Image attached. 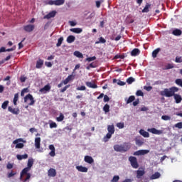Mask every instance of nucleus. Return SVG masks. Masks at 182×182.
Segmentation results:
<instances>
[{
    "label": "nucleus",
    "instance_id": "nucleus-48",
    "mask_svg": "<svg viewBox=\"0 0 182 182\" xmlns=\"http://www.w3.org/2000/svg\"><path fill=\"white\" fill-rule=\"evenodd\" d=\"M9 103V101H8V100L5 101V102L2 104V105H1L2 109H4L5 110V109L7 108Z\"/></svg>",
    "mask_w": 182,
    "mask_h": 182
},
{
    "label": "nucleus",
    "instance_id": "nucleus-29",
    "mask_svg": "<svg viewBox=\"0 0 182 182\" xmlns=\"http://www.w3.org/2000/svg\"><path fill=\"white\" fill-rule=\"evenodd\" d=\"M161 177V173L159 172H155L154 174H152L150 177L151 180H156Z\"/></svg>",
    "mask_w": 182,
    "mask_h": 182
},
{
    "label": "nucleus",
    "instance_id": "nucleus-13",
    "mask_svg": "<svg viewBox=\"0 0 182 182\" xmlns=\"http://www.w3.org/2000/svg\"><path fill=\"white\" fill-rule=\"evenodd\" d=\"M48 177L55 178L57 175L56 170L53 168H50L48 171Z\"/></svg>",
    "mask_w": 182,
    "mask_h": 182
},
{
    "label": "nucleus",
    "instance_id": "nucleus-57",
    "mask_svg": "<svg viewBox=\"0 0 182 182\" xmlns=\"http://www.w3.org/2000/svg\"><path fill=\"white\" fill-rule=\"evenodd\" d=\"M76 90H86V87L85 85H82L80 87H77Z\"/></svg>",
    "mask_w": 182,
    "mask_h": 182
},
{
    "label": "nucleus",
    "instance_id": "nucleus-7",
    "mask_svg": "<svg viewBox=\"0 0 182 182\" xmlns=\"http://www.w3.org/2000/svg\"><path fill=\"white\" fill-rule=\"evenodd\" d=\"M47 4H48V5L60 6L65 4V0H50Z\"/></svg>",
    "mask_w": 182,
    "mask_h": 182
},
{
    "label": "nucleus",
    "instance_id": "nucleus-16",
    "mask_svg": "<svg viewBox=\"0 0 182 182\" xmlns=\"http://www.w3.org/2000/svg\"><path fill=\"white\" fill-rule=\"evenodd\" d=\"M136 145L138 146H141L144 144V139L143 138H136L135 139Z\"/></svg>",
    "mask_w": 182,
    "mask_h": 182
},
{
    "label": "nucleus",
    "instance_id": "nucleus-21",
    "mask_svg": "<svg viewBox=\"0 0 182 182\" xmlns=\"http://www.w3.org/2000/svg\"><path fill=\"white\" fill-rule=\"evenodd\" d=\"M41 137L36 138V140L34 141L36 149H39L41 148Z\"/></svg>",
    "mask_w": 182,
    "mask_h": 182
},
{
    "label": "nucleus",
    "instance_id": "nucleus-10",
    "mask_svg": "<svg viewBox=\"0 0 182 182\" xmlns=\"http://www.w3.org/2000/svg\"><path fill=\"white\" fill-rule=\"evenodd\" d=\"M23 29L26 31V32L31 33L35 29V26L32 24H28L23 26Z\"/></svg>",
    "mask_w": 182,
    "mask_h": 182
},
{
    "label": "nucleus",
    "instance_id": "nucleus-15",
    "mask_svg": "<svg viewBox=\"0 0 182 182\" xmlns=\"http://www.w3.org/2000/svg\"><path fill=\"white\" fill-rule=\"evenodd\" d=\"M84 161L88 164H92L94 163V159L90 156H85L84 157Z\"/></svg>",
    "mask_w": 182,
    "mask_h": 182
},
{
    "label": "nucleus",
    "instance_id": "nucleus-5",
    "mask_svg": "<svg viewBox=\"0 0 182 182\" xmlns=\"http://www.w3.org/2000/svg\"><path fill=\"white\" fill-rule=\"evenodd\" d=\"M19 142H23V139L20 138L13 141V144H16V149H22L24 147V144Z\"/></svg>",
    "mask_w": 182,
    "mask_h": 182
},
{
    "label": "nucleus",
    "instance_id": "nucleus-45",
    "mask_svg": "<svg viewBox=\"0 0 182 182\" xmlns=\"http://www.w3.org/2000/svg\"><path fill=\"white\" fill-rule=\"evenodd\" d=\"M64 38L63 37H60L58 39V43H56V46L57 47H60L63 41Z\"/></svg>",
    "mask_w": 182,
    "mask_h": 182
},
{
    "label": "nucleus",
    "instance_id": "nucleus-42",
    "mask_svg": "<svg viewBox=\"0 0 182 182\" xmlns=\"http://www.w3.org/2000/svg\"><path fill=\"white\" fill-rule=\"evenodd\" d=\"M107 41L103 37H100L98 41L95 42V44L105 43Z\"/></svg>",
    "mask_w": 182,
    "mask_h": 182
},
{
    "label": "nucleus",
    "instance_id": "nucleus-11",
    "mask_svg": "<svg viewBox=\"0 0 182 182\" xmlns=\"http://www.w3.org/2000/svg\"><path fill=\"white\" fill-rule=\"evenodd\" d=\"M9 112L14 115H18L20 113V110L18 108H13L12 107H9Z\"/></svg>",
    "mask_w": 182,
    "mask_h": 182
},
{
    "label": "nucleus",
    "instance_id": "nucleus-46",
    "mask_svg": "<svg viewBox=\"0 0 182 182\" xmlns=\"http://www.w3.org/2000/svg\"><path fill=\"white\" fill-rule=\"evenodd\" d=\"M161 119L164 121H170L171 119V117L168 115H163L161 116Z\"/></svg>",
    "mask_w": 182,
    "mask_h": 182
},
{
    "label": "nucleus",
    "instance_id": "nucleus-51",
    "mask_svg": "<svg viewBox=\"0 0 182 182\" xmlns=\"http://www.w3.org/2000/svg\"><path fill=\"white\" fill-rule=\"evenodd\" d=\"M70 85H65L63 89L60 90V93H64L68 87H70Z\"/></svg>",
    "mask_w": 182,
    "mask_h": 182
},
{
    "label": "nucleus",
    "instance_id": "nucleus-37",
    "mask_svg": "<svg viewBox=\"0 0 182 182\" xmlns=\"http://www.w3.org/2000/svg\"><path fill=\"white\" fill-rule=\"evenodd\" d=\"M75 41V37L74 36H69L67 39H66V41L67 43H73L74 41Z\"/></svg>",
    "mask_w": 182,
    "mask_h": 182
},
{
    "label": "nucleus",
    "instance_id": "nucleus-26",
    "mask_svg": "<svg viewBox=\"0 0 182 182\" xmlns=\"http://www.w3.org/2000/svg\"><path fill=\"white\" fill-rule=\"evenodd\" d=\"M113 134L107 132V134L103 137V141L107 143L112 138Z\"/></svg>",
    "mask_w": 182,
    "mask_h": 182
},
{
    "label": "nucleus",
    "instance_id": "nucleus-41",
    "mask_svg": "<svg viewBox=\"0 0 182 182\" xmlns=\"http://www.w3.org/2000/svg\"><path fill=\"white\" fill-rule=\"evenodd\" d=\"M18 100V94L16 93L14 95V99H13V103L14 106H16Z\"/></svg>",
    "mask_w": 182,
    "mask_h": 182
},
{
    "label": "nucleus",
    "instance_id": "nucleus-43",
    "mask_svg": "<svg viewBox=\"0 0 182 182\" xmlns=\"http://www.w3.org/2000/svg\"><path fill=\"white\" fill-rule=\"evenodd\" d=\"M176 85L178 86H180V87H182V79L178 78L175 80Z\"/></svg>",
    "mask_w": 182,
    "mask_h": 182
},
{
    "label": "nucleus",
    "instance_id": "nucleus-58",
    "mask_svg": "<svg viewBox=\"0 0 182 182\" xmlns=\"http://www.w3.org/2000/svg\"><path fill=\"white\" fill-rule=\"evenodd\" d=\"M16 174V173H14V171H11V172L9 173L8 177H9V178H12V177H14Z\"/></svg>",
    "mask_w": 182,
    "mask_h": 182
},
{
    "label": "nucleus",
    "instance_id": "nucleus-50",
    "mask_svg": "<svg viewBox=\"0 0 182 182\" xmlns=\"http://www.w3.org/2000/svg\"><path fill=\"white\" fill-rule=\"evenodd\" d=\"M28 88H24L21 90V96L23 97V96H25V93H28Z\"/></svg>",
    "mask_w": 182,
    "mask_h": 182
},
{
    "label": "nucleus",
    "instance_id": "nucleus-28",
    "mask_svg": "<svg viewBox=\"0 0 182 182\" xmlns=\"http://www.w3.org/2000/svg\"><path fill=\"white\" fill-rule=\"evenodd\" d=\"M141 51L138 48H134L132 51H131V55L132 56H136L139 55L140 54Z\"/></svg>",
    "mask_w": 182,
    "mask_h": 182
},
{
    "label": "nucleus",
    "instance_id": "nucleus-62",
    "mask_svg": "<svg viewBox=\"0 0 182 182\" xmlns=\"http://www.w3.org/2000/svg\"><path fill=\"white\" fill-rule=\"evenodd\" d=\"M13 168H14V164H13L9 163V164H7V169L11 170V169H12Z\"/></svg>",
    "mask_w": 182,
    "mask_h": 182
},
{
    "label": "nucleus",
    "instance_id": "nucleus-35",
    "mask_svg": "<svg viewBox=\"0 0 182 182\" xmlns=\"http://www.w3.org/2000/svg\"><path fill=\"white\" fill-rule=\"evenodd\" d=\"M135 96L131 95L129 97V98L126 100V104L129 105V103H132V102H134L135 100Z\"/></svg>",
    "mask_w": 182,
    "mask_h": 182
},
{
    "label": "nucleus",
    "instance_id": "nucleus-40",
    "mask_svg": "<svg viewBox=\"0 0 182 182\" xmlns=\"http://www.w3.org/2000/svg\"><path fill=\"white\" fill-rule=\"evenodd\" d=\"M73 55L79 58H83V55L79 51H75Z\"/></svg>",
    "mask_w": 182,
    "mask_h": 182
},
{
    "label": "nucleus",
    "instance_id": "nucleus-34",
    "mask_svg": "<svg viewBox=\"0 0 182 182\" xmlns=\"http://www.w3.org/2000/svg\"><path fill=\"white\" fill-rule=\"evenodd\" d=\"M172 34L176 36H179L182 34V31L180 30V29L176 28V29H175L172 31Z\"/></svg>",
    "mask_w": 182,
    "mask_h": 182
},
{
    "label": "nucleus",
    "instance_id": "nucleus-53",
    "mask_svg": "<svg viewBox=\"0 0 182 182\" xmlns=\"http://www.w3.org/2000/svg\"><path fill=\"white\" fill-rule=\"evenodd\" d=\"M104 2V0L97 1H95L96 7L100 8L101 6V3Z\"/></svg>",
    "mask_w": 182,
    "mask_h": 182
},
{
    "label": "nucleus",
    "instance_id": "nucleus-27",
    "mask_svg": "<svg viewBox=\"0 0 182 182\" xmlns=\"http://www.w3.org/2000/svg\"><path fill=\"white\" fill-rule=\"evenodd\" d=\"M151 4L149 3H146V5L143 10L141 11L142 13H148L149 12V9L151 8Z\"/></svg>",
    "mask_w": 182,
    "mask_h": 182
},
{
    "label": "nucleus",
    "instance_id": "nucleus-8",
    "mask_svg": "<svg viewBox=\"0 0 182 182\" xmlns=\"http://www.w3.org/2000/svg\"><path fill=\"white\" fill-rule=\"evenodd\" d=\"M150 152L148 149L138 150L134 153V156H144Z\"/></svg>",
    "mask_w": 182,
    "mask_h": 182
},
{
    "label": "nucleus",
    "instance_id": "nucleus-22",
    "mask_svg": "<svg viewBox=\"0 0 182 182\" xmlns=\"http://www.w3.org/2000/svg\"><path fill=\"white\" fill-rule=\"evenodd\" d=\"M50 85L47 84L46 86H44V87L40 89V92H41V93H44V92H50Z\"/></svg>",
    "mask_w": 182,
    "mask_h": 182
},
{
    "label": "nucleus",
    "instance_id": "nucleus-23",
    "mask_svg": "<svg viewBox=\"0 0 182 182\" xmlns=\"http://www.w3.org/2000/svg\"><path fill=\"white\" fill-rule=\"evenodd\" d=\"M114 151L116 152H122V144H115L113 146Z\"/></svg>",
    "mask_w": 182,
    "mask_h": 182
},
{
    "label": "nucleus",
    "instance_id": "nucleus-24",
    "mask_svg": "<svg viewBox=\"0 0 182 182\" xmlns=\"http://www.w3.org/2000/svg\"><path fill=\"white\" fill-rule=\"evenodd\" d=\"M85 85L87 87H90L91 89H97V85L95 83L91 82H86Z\"/></svg>",
    "mask_w": 182,
    "mask_h": 182
},
{
    "label": "nucleus",
    "instance_id": "nucleus-59",
    "mask_svg": "<svg viewBox=\"0 0 182 182\" xmlns=\"http://www.w3.org/2000/svg\"><path fill=\"white\" fill-rule=\"evenodd\" d=\"M174 66L173 65L168 63L166 66V69L168 70V69H173Z\"/></svg>",
    "mask_w": 182,
    "mask_h": 182
},
{
    "label": "nucleus",
    "instance_id": "nucleus-2",
    "mask_svg": "<svg viewBox=\"0 0 182 182\" xmlns=\"http://www.w3.org/2000/svg\"><path fill=\"white\" fill-rule=\"evenodd\" d=\"M33 159H28V161H27V167L23 168L21 172H20V180H22L23 177L26 176V178L23 181V182H29L31 174L28 172L31 171V168L33 166Z\"/></svg>",
    "mask_w": 182,
    "mask_h": 182
},
{
    "label": "nucleus",
    "instance_id": "nucleus-1",
    "mask_svg": "<svg viewBox=\"0 0 182 182\" xmlns=\"http://www.w3.org/2000/svg\"><path fill=\"white\" fill-rule=\"evenodd\" d=\"M180 89L177 87H171L169 88H164L163 90L160 91V95L164 97H173L175 100L176 103H181L182 97L180 95L176 94L179 92Z\"/></svg>",
    "mask_w": 182,
    "mask_h": 182
},
{
    "label": "nucleus",
    "instance_id": "nucleus-52",
    "mask_svg": "<svg viewBox=\"0 0 182 182\" xmlns=\"http://www.w3.org/2000/svg\"><path fill=\"white\" fill-rule=\"evenodd\" d=\"M175 127L178 129H182V122H178L175 124Z\"/></svg>",
    "mask_w": 182,
    "mask_h": 182
},
{
    "label": "nucleus",
    "instance_id": "nucleus-33",
    "mask_svg": "<svg viewBox=\"0 0 182 182\" xmlns=\"http://www.w3.org/2000/svg\"><path fill=\"white\" fill-rule=\"evenodd\" d=\"M103 112L105 114H107L110 112V106L108 104H105L102 108Z\"/></svg>",
    "mask_w": 182,
    "mask_h": 182
},
{
    "label": "nucleus",
    "instance_id": "nucleus-31",
    "mask_svg": "<svg viewBox=\"0 0 182 182\" xmlns=\"http://www.w3.org/2000/svg\"><path fill=\"white\" fill-rule=\"evenodd\" d=\"M16 157L17 160L22 161L23 159H27L28 156L27 154H24L23 155L17 154Z\"/></svg>",
    "mask_w": 182,
    "mask_h": 182
},
{
    "label": "nucleus",
    "instance_id": "nucleus-60",
    "mask_svg": "<svg viewBox=\"0 0 182 182\" xmlns=\"http://www.w3.org/2000/svg\"><path fill=\"white\" fill-rule=\"evenodd\" d=\"M175 61L176 63H182V57H176Z\"/></svg>",
    "mask_w": 182,
    "mask_h": 182
},
{
    "label": "nucleus",
    "instance_id": "nucleus-9",
    "mask_svg": "<svg viewBox=\"0 0 182 182\" xmlns=\"http://www.w3.org/2000/svg\"><path fill=\"white\" fill-rule=\"evenodd\" d=\"M132 146L129 142H124L122 144V152H127L129 150H130Z\"/></svg>",
    "mask_w": 182,
    "mask_h": 182
},
{
    "label": "nucleus",
    "instance_id": "nucleus-64",
    "mask_svg": "<svg viewBox=\"0 0 182 182\" xmlns=\"http://www.w3.org/2000/svg\"><path fill=\"white\" fill-rule=\"evenodd\" d=\"M46 65L47 66V68H52L53 64L51 62H46Z\"/></svg>",
    "mask_w": 182,
    "mask_h": 182
},
{
    "label": "nucleus",
    "instance_id": "nucleus-19",
    "mask_svg": "<svg viewBox=\"0 0 182 182\" xmlns=\"http://www.w3.org/2000/svg\"><path fill=\"white\" fill-rule=\"evenodd\" d=\"M107 132L109 134H114L115 133V127L114 124L107 125Z\"/></svg>",
    "mask_w": 182,
    "mask_h": 182
},
{
    "label": "nucleus",
    "instance_id": "nucleus-56",
    "mask_svg": "<svg viewBox=\"0 0 182 182\" xmlns=\"http://www.w3.org/2000/svg\"><path fill=\"white\" fill-rule=\"evenodd\" d=\"M110 99L107 95H104L103 102L106 103L107 102H109Z\"/></svg>",
    "mask_w": 182,
    "mask_h": 182
},
{
    "label": "nucleus",
    "instance_id": "nucleus-12",
    "mask_svg": "<svg viewBox=\"0 0 182 182\" xmlns=\"http://www.w3.org/2000/svg\"><path fill=\"white\" fill-rule=\"evenodd\" d=\"M76 170L80 173H87L88 168L82 166H76Z\"/></svg>",
    "mask_w": 182,
    "mask_h": 182
},
{
    "label": "nucleus",
    "instance_id": "nucleus-17",
    "mask_svg": "<svg viewBox=\"0 0 182 182\" xmlns=\"http://www.w3.org/2000/svg\"><path fill=\"white\" fill-rule=\"evenodd\" d=\"M139 134L142 136L144 138H149L150 134L148 132H146L144 129L139 130Z\"/></svg>",
    "mask_w": 182,
    "mask_h": 182
},
{
    "label": "nucleus",
    "instance_id": "nucleus-3",
    "mask_svg": "<svg viewBox=\"0 0 182 182\" xmlns=\"http://www.w3.org/2000/svg\"><path fill=\"white\" fill-rule=\"evenodd\" d=\"M129 161L130 162V165L133 168L137 169L139 167L136 157L132 156H129Z\"/></svg>",
    "mask_w": 182,
    "mask_h": 182
},
{
    "label": "nucleus",
    "instance_id": "nucleus-47",
    "mask_svg": "<svg viewBox=\"0 0 182 182\" xmlns=\"http://www.w3.org/2000/svg\"><path fill=\"white\" fill-rule=\"evenodd\" d=\"M120 179L119 176H114L112 179L111 180V182H118Z\"/></svg>",
    "mask_w": 182,
    "mask_h": 182
},
{
    "label": "nucleus",
    "instance_id": "nucleus-14",
    "mask_svg": "<svg viewBox=\"0 0 182 182\" xmlns=\"http://www.w3.org/2000/svg\"><path fill=\"white\" fill-rule=\"evenodd\" d=\"M48 149H50V150H51V151H50V153H49L50 156L55 157V146L53 144H51V145L48 146Z\"/></svg>",
    "mask_w": 182,
    "mask_h": 182
},
{
    "label": "nucleus",
    "instance_id": "nucleus-20",
    "mask_svg": "<svg viewBox=\"0 0 182 182\" xmlns=\"http://www.w3.org/2000/svg\"><path fill=\"white\" fill-rule=\"evenodd\" d=\"M145 175V171L144 170H137L136 171V178L140 179L141 177H143Z\"/></svg>",
    "mask_w": 182,
    "mask_h": 182
},
{
    "label": "nucleus",
    "instance_id": "nucleus-61",
    "mask_svg": "<svg viewBox=\"0 0 182 182\" xmlns=\"http://www.w3.org/2000/svg\"><path fill=\"white\" fill-rule=\"evenodd\" d=\"M66 79H68V80L69 82H70V80H73V79H74V75H68V76L66 77Z\"/></svg>",
    "mask_w": 182,
    "mask_h": 182
},
{
    "label": "nucleus",
    "instance_id": "nucleus-36",
    "mask_svg": "<svg viewBox=\"0 0 182 182\" xmlns=\"http://www.w3.org/2000/svg\"><path fill=\"white\" fill-rule=\"evenodd\" d=\"M65 119V116L63 113H60L59 117L55 118L56 122H62Z\"/></svg>",
    "mask_w": 182,
    "mask_h": 182
},
{
    "label": "nucleus",
    "instance_id": "nucleus-44",
    "mask_svg": "<svg viewBox=\"0 0 182 182\" xmlns=\"http://www.w3.org/2000/svg\"><path fill=\"white\" fill-rule=\"evenodd\" d=\"M133 82H135V78L132 77H129L127 79V83H128V85H132Z\"/></svg>",
    "mask_w": 182,
    "mask_h": 182
},
{
    "label": "nucleus",
    "instance_id": "nucleus-32",
    "mask_svg": "<svg viewBox=\"0 0 182 182\" xmlns=\"http://www.w3.org/2000/svg\"><path fill=\"white\" fill-rule=\"evenodd\" d=\"M160 51H161V48H158L155 49V50L152 52L151 56H152L154 58H156Z\"/></svg>",
    "mask_w": 182,
    "mask_h": 182
},
{
    "label": "nucleus",
    "instance_id": "nucleus-25",
    "mask_svg": "<svg viewBox=\"0 0 182 182\" xmlns=\"http://www.w3.org/2000/svg\"><path fill=\"white\" fill-rule=\"evenodd\" d=\"M113 134L107 132V134L103 137V141L107 143L112 138Z\"/></svg>",
    "mask_w": 182,
    "mask_h": 182
},
{
    "label": "nucleus",
    "instance_id": "nucleus-18",
    "mask_svg": "<svg viewBox=\"0 0 182 182\" xmlns=\"http://www.w3.org/2000/svg\"><path fill=\"white\" fill-rule=\"evenodd\" d=\"M55 15H56V11H53L50 12L48 14L44 16L43 18L44 19H46V18L47 19H50L51 18L55 17Z\"/></svg>",
    "mask_w": 182,
    "mask_h": 182
},
{
    "label": "nucleus",
    "instance_id": "nucleus-30",
    "mask_svg": "<svg viewBox=\"0 0 182 182\" xmlns=\"http://www.w3.org/2000/svg\"><path fill=\"white\" fill-rule=\"evenodd\" d=\"M43 60L38 59V60H37V63L36 64V68H37V69H41L43 65Z\"/></svg>",
    "mask_w": 182,
    "mask_h": 182
},
{
    "label": "nucleus",
    "instance_id": "nucleus-49",
    "mask_svg": "<svg viewBox=\"0 0 182 182\" xmlns=\"http://www.w3.org/2000/svg\"><path fill=\"white\" fill-rule=\"evenodd\" d=\"M117 127L119 129H122L124 128V124L122 122H119L117 124Z\"/></svg>",
    "mask_w": 182,
    "mask_h": 182
},
{
    "label": "nucleus",
    "instance_id": "nucleus-38",
    "mask_svg": "<svg viewBox=\"0 0 182 182\" xmlns=\"http://www.w3.org/2000/svg\"><path fill=\"white\" fill-rule=\"evenodd\" d=\"M70 31L75 33H80L82 32V29L80 28H70Z\"/></svg>",
    "mask_w": 182,
    "mask_h": 182
},
{
    "label": "nucleus",
    "instance_id": "nucleus-63",
    "mask_svg": "<svg viewBox=\"0 0 182 182\" xmlns=\"http://www.w3.org/2000/svg\"><path fill=\"white\" fill-rule=\"evenodd\" d=\"M26 77H24V76L20 77V82L21 83H23L24 82H26Z\"/></svg>",
    "mask_w": 182,
    "mask_h": 182
},
{
    "label": "nucleus",
    "instance_id": "nucleus-39",
    "mask_svg": "<svg viewBox=\"0 0 182 182\" xmlns=\"http://www.w3.org/2000/svg\"><path fill=\"white\" fill-rule=\"evenodd\" d=\"M58 125L56 122L50 120V129H56Z\"/></svg>",
    "mask_w": 182,
    "mask_h": 182
},
{
    "label": "nucleus",
    "instance_id": "nucleus-54",
    "mask_svg": "<svg viewBox=\"0 0 182 182\" xmlns=\"http://www.w3.org/2000/svg\"><path fill=\"white\" fill-rule=\"evenodd\" d=\"M97 59L96 56H93V57H89L86 58V60L88 62L92 61V60H95Z\"/></svg>",
    "mask_w": 182,
    "mask_h": 182
},
{
    "label": "nucleus",
    "instance_id": "nucleus-55",
    "mask_svg": "<svg viewBox=\"0 0 182 182\" xmlns=\"http://www.w3.org/2000/svg\"><path fill=\"white\" fill-rule=\"evenodd\" d=\"M136 95H137V96H144V92H143L142 90H139L136 91Z\"/></svg>",
    "mask_w": 182,
    "mask_h": 182
},
{
    "label": "nucleus",
    "instance_id": "nucleus-6",
    "mask_svg": "<svg viewBox=\"0 0 182 182\" xmlns=\"http://www.w3.org/2000/svg\"><path fill=\"white\" fill-rule=\"evenodd\" d=\"M147 132L154 135H161L164 134L163 130H158L156 128H150L147 129Z\"/></svg>",
    "mask_w": 182,
    "mask_h": 182
},
{
    "label": "nucleus",
    "instance_id": "nucleus-4",
    "mask_svg": "<svg viewBox=\"0 0 182 182\" xmlns=\"http://www.w3.org/2000/svg\"><path fill=\"white\" fill-rule=\"evenodd\" d=\"M28 100H30V103H28V106H33L35 104V100L31 94H28L24 97V103H27Z\"/></svg>",
    "mask_w": 182,
    "mask_h": 182
}]
</instances>
